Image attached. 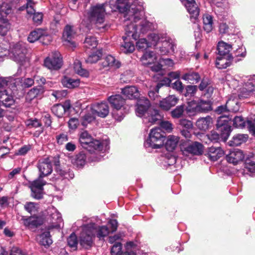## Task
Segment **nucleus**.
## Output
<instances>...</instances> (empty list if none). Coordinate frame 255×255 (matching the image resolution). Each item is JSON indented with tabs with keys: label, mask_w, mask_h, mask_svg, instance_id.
Segmentation results:
<instances>
[{
	"label": "nucleus",
	"mask_w": 255,
	"mask_h": 255,
	"mask_svg": "<svg viewBox=\"0 0 255 255\" xmlns=\"http://www.w3.org/2000/svg\"><path fill=\"white\" fill-rule=\"evenodd\" d=\"M255 89V76L250 79L243 86L242 89L239 88L237 90V94L236 93H233V95L226 102L228 111L237 112L239 110L240 105L237 95L240 99L247 98Z\"/></svg>",
	"instance_id": "obj_1"
},
{
	"label": "nucleus",
	"mask_w": 255,
	"mask_h": 255,
	"mask_svg": "<svg viewBox=\"0 0 255 255\" xmlns=\"http://www.w3.org/2000/svg\"><path fill=\"white\" fill-rule=\"evenodd\" d=\"M87 15L90 22L95 23L98 29L105 30L109 27L107 24L104 23L106 15L105 4L92 6Z\"/></svg>",
	"instance_id": "obj_2"
},
{
	"label": "nucleus",
	"mask_w": 255,
	"mask_h": 255,
	"mask_svg": "<svg viewBox=\"0 0 255 255\" xmlns=\"http://www.w3.org/2000/svg\"><path fill=\"white\" fill-rule=\"evenodd\" d=\"M108 101L113 108L112 115L117 121H122L129 110L126 104L125 100L120 95H112L108 97Z\"/></svg>",
	"instance_id": "obj_3"
},
{
	"label": "nucleus",
	"mask_w": 255,
	"mask_h": 255,
	"mask_svg": "<svg viewBox=\"0 0 255 255\" xmlns=\"http://www.w3.org/2000/svg\"><path fill=\"white\" fill-rule=\"evenodd\" d=\"M231 119L228 116H223L218 118L217 123V128L221 132L220 135L215 131L211 132L208 136L209 139L213 142H217L220 138V136L226 140L228 138L231 132Z\"/></svg>",
	"instance_id": "obj_4"
},
{
	"label": "nucleus",
	"mask_w": 255,
	"mask_h": 255,
	"mask_svg": "<svg viewBox=\"0 0 255 255\" xmlns=\"http://www.w3.org/2000/svg\"><path fill=\"white\" fill-rule=\"evenodd\" d=\"M79 141L81 145L85 148H93L94 149L105 152L109 149V140L106 139L100 142L97 140H94L90 134L87 131H82L79 136Z\"/></svg>",
	"instance_id": "obj_5"
},
{
	"label": "nucleus",
	"mask_w": 255,
	"mask_h": 255,
	"mask_svg": "<svg viewBox=\"0 0 255 255\" xmlns=\"http://www.w3.org/2000/svg\"><path fill=\"white\" fill-rule=\"evenodd\" d=\"M40 208H25V209L30 213L32 216L25 218L22 217L21 220L23 221L24 225L28 229H33L37 228L43 223L44 217L46 216V213H48V210L51 208H47L45 210V212L40 211V213L36 214L35 212L38 211L37 209Z\"/></svg>",
	"instance_id": "obj_6"
},
{
	"label": "nucleus",
	"mask_w": 255,
	"mask_h": 255,
	"mask_svg": "<svg viewBox=\"0 0 255 255\" xmlns=\"http://www.w3.org/2000/svg\"><path fill=\"white\" fill-rule=\"evenodd\" d=\"M150 36L154 43L161 42V45L159 47L161 55H172L174 53L176 44L173 39L167 36L160 37L158 34L154 33Z\"/></svg>",
	"instance_id": "obj_7"
},
{
	"label": "nucleus",
	"mask_w": 255,
	"mask_h": 255,
	"mask_svg": "<svg viewBox=\"0 0 255 255\" xmlns=\"http://www.w3.org/2000/svg\"><path fill=\"white\" fill-rule=\"evenodd\" d=\"M165 137L164 133L160 128H152L144 142V146L153 149L159 148L164 144Z\"/></svg>",
	"instance_id": "obj_8"
},
{
	"label": "nucleus",
	"mask_w": 255,
	"mask_h": 255,
	"mask_svg": "<svg viewBox=\"0 0 255 255\" xmlns=\"http://www.w3.org/2000/svg\"><path fill=\"white\" fill-rule=\"evenodd\" d=\"M26 54L27 49L25 44L21 42L13 44L9 50V54L11 58L21 65L28 61Z\"/></svg>",
	"instance_id": "obj_9"
},
{
	"label": "nucleus",
	"mask_w": 255,
	"mask_h": 255,
	"mask_svg": "<svg viewBox=\"0 0 255 255\" xmlns=\"http://www.w3.org/2000/svg\"><path fill=\"white\" fill-rule=\"evenodd\" d=\"M203 149L202 144L197 141H186L180 145V150L182 155L187 157L201 155L203 152Z\"/></svg>",
	"instance_id": "obj_10"
},
{
	"label": "nucleus",
	"mask_w": 255,
	"mask_h": 255,
	"mask_svg": "<svg viewBox=\"0 0 255 255\" xmlns=\"http://www.w3.org/2000/svg\"><path fill=\"white\" fill-rule=\"evenodd\" d=\"M38 40L43 44L47 45L51 41L52 39L46 30L37 28L29 33L27 40L30 43H33Z\"/></svg>",
	"instance_id": "obj_11"
},
{
	"label": "nucleus",
	"mask_w": 255,
	"mask_h": 255,
	"mask_svg": "<svg viewBox=\"0 0 255 255\" xmlns=\"http://www.w3.org/2000/svg\"><path fill=\"white\" fill-rule=\"evenodd\" d=\"M90 226L87 225L81 232L79 243L83 248L90 249L94 244L95 237L93 235V231H92Z\"/></svg>",
	"instance_id": "obj_12"
},
{
	"label": "nucleus",
	"mask_w": 255,
	"mask_h": 255,
	"mask_svg": "<svg viewBox=\"0 0 255 255\" xmlns=\"http://www.w3.org/2000/svg\"><path fill=\"white\" fill-rule=\"evenodd\" d=\"M44 66L50 70H58L62 64L60 53L58 51L53 52L44 60Z\"/></svg>",
	"instance_id": "obj_13"
},
{
	"label": "nucleus",
	"mask_w": 255,
	"mask_h": 255,
	"mask_svg": "<svg viewBox=\"0 0 255 255\" xmlns=\"http://www.w3.org/2000/svg\"><path fill=\"white\" fill-rule=\"evenodd\" d=\"M46 184V182L42 177L38 178L33 181L29 182V187L31 191V196L33 198L39 199L43 195V186Z\"/></svg>",
	"instance_id": "obj_14"
},
{
	"label": "nucleus",
	"mask_w": 255,
	"mask_h": 255,
	"mask_svg": "<svg viewBox=\"0 0 255 255\" xmlns=\"http://www.w3.org/2000/svg\"><path fill=\"white\" fill-rule=\"evenodd\" d=\"M76 36V31L73 26L67 24L64 28L62 40L64 44L70 48L76 47V43L73 39Z\"/></svg>",
	"instance_id": "obj_15"
},
{
	"label": "nucleus",
	"mask_w": 255,
	"mask_h": 255,
	"mask_svg": "<svg viewBox=\"0 0 255 255\" xmlns=\"http://www.w3.org/2000/svg\"><path fill=\"white\" fill-rule=\"evenodd\" d=\"M6 85V81L2 77H0V101L1 104L5 107H9L14 103V100L11 95H8L4 86Z\"/></svg>",
	"instance_id": "obj_16"
},
{
	"label": "nucleus",
	"mask_w": 255,
	"mask_h": 255,
	"mask_svg": "<svg viewBox=\"0 0 255 255\" xmlns=\"http://www.w3.org/2000/svg\"><path fill=\"white\" fill-rule=\"evenodd\" d=\"M190 14L192 21H195L199 15V8L194 0H180Z\"/></svg>",
	"instance_id": "obj_17"
},
{
	"label": "nucleus",
	"mask_w": 255,
	"mask_h": 255,
	"mask_svg": "<svg viewBox=\"0 0 255 255\" xmlns=\"http://www.w3.org/2000/svg\"><path fill=\"white\" fill-rule=\"evenodd\" d=\"M90 109L93 114H96L97 116L103 118L106 117L109 113V106L105 102L93 104L90 107Z\"/></svg>",
	"instance_id": "obj_18"
},
{
	"label": "nucleus",
	"mask_w": 255,
	"mask_h": 255,
	"mask_svg": "<svg viewBox=\"0 0 255 255\" xmlns=\"http://www.w3.org/2000/svg\"><path fill=\"white\" fill-rule=\"evenodd\" d=\"M37 167L39 172V177H44L50 174L52 171L51 161L49 158L40 160Z\"/></svg>",
	"instance_id": "obj_19"
},
{
	"label": "nucleus",
	"mask_w": 255,
	"mask_h": 255,
	"mask_svg": "<svg viewBox=\"0 0 255 255\" xmlns=\"http://www.w3.org/2000/svg\"><path fill=\"white\" fill-rule=\"evenodd\" d=\"M149 100L144 97L140 98L138 100L136 108L135 109L136 114L138 117H146L150 107Z\"/></svg>",
	"instance_id": "obj_20"
},
{
	"label": "nucleus",
	"mask_w": 255,
	"mask_h": 255,
	"mask_svg": "<svg viewBox=\"0 0 255 255\" xmlns=\"http://www.w3.org/2000/svg\"><path fill=\"white\" fill-rule=\"evenodd\" d=\"M88 225L90 226L92 231H93L94 237L97 236L99 239L106 237L110 233V230L107 226H97L95 224Z\"/></svg>",
	"instance_id": "obj_21"
},
{
	"label": "nucleus",
	"mask_w": 255,
	"mask_h": 255,
	"mask_svg": "<svg viewBox=\"0 0 255 255\" xmlns=\"http://www.w3.org/2000/svg\"><path fill=\"white\" fill-rule=\"evenodd\" d=\"M244 158V154L243 151L239 149H234L230 151L226 156L228 162L234 164H237L242 161Z\"/></svg>",
	"instance_id": "obj_22"
},
{
	"label": "nucleus",
	"mask_w": 255,
	"mask_h": 255,
	"mask_svg": "<svg viewBox=\"0 0 255 255\" xmlns=\"http://www.w3.org/2000/svg\"><path fill=\"white\" fill-rule=\"evenodd\" d=\"M126 34L127 36H123V39L124 40V43L121 45V50L125 53H128L132 52L134 50V45L131 42L129 41L128 37L130 39V37H131L132 39L134 40H136L140 36V34L141 33H144V32H141L139 33L138 36L137 38L134 39L132 37L131 35L128 36L126 34V31H125Z\"/></svg>",
	"instance_id": "obj_23"
},
{
	"label": "nucleus",
	"mask_w": 255,
	"mask_h": 255,
	"mask_svg": "<svg viewBox=\"0 0 255 255\" xmlns=\"http://www.w3.org/2000/svg\"><path fill=\"white\" fill-rule=\"evenodd\" d=\"M178 99L174 95H170L160 101V107L163 110L168 111L174 106L178 102Z\"/></svg>",
	"instance_id": "obj_24"
},
{
	"label": "nucleus",
	"mask_w": 255,
	"mask_h": 255,
	"mask_svg": "<svg viewBox=\"0 0 255 255\" xmlns=\"http://www.w3.org/2000/svg\"><path fill=\"white\" fill-rule=\"evenodd\" d=\"M224 154L223 150L220 147L212 146L208 148L207 155L212 161H216Z\"/></svg>",
	"instance_id": "obj_25"
},
{
	"label": "nucleus",
	"mask_w": 255,
	"mask_h": 255,
	"mask_svg": "<svg viewBox=\"0 0 255 255\" xmlns=\"http://www.w3.org/2000/svg\"><path fill=\"white\" fill-rule=\"evenodd\" d=\"M122 93L129 99H135L139 96V92L135 86L125 87L122 89Z\"/></svg>",
	"instance_id": "obj_26"
},
{
	"label": "nucleus",
	"mask_w": 255,
	"mask_h": 255,
	"mask_svg": "<svg viewBox=\"0 0 255 255\" xmlns=\"http://www.w3.org/2000/svg\"><path fill=\"white\" fill-rule=\"evenodd\" d=\"M233 56L218 55L216 61V65L218 69H225L229 67L233 61Z\"/></svg>",
	"instance_id": "obj_27"
},
{
	"label": "nucleus",
	"mask_w": 255,
	"mask_h": 255,
	"mask_svg": "<svg viewBox=\"0 0 255 255\" xmlns=\"http://www.w3.org/2000/svg\"><path fill=\"white\" fill-rule=\"evenodd\" d=\"M232 49L231 44H228L223 41L218 42L217 51L218 55L223 56H232L230 52Z\"/></svg>",
	"instance_id": "obj_28"
},
{
	"label": "nucleus",
	"mask_w": 255,
	"mask_h": 255,
	"mask_svg": "<svg viewBox=\"0 0 255 255\" xmlns=\"http://www.w3.org/2000/svg\"><path fill=\"white\" fill-rule=\"evenodd\" d=\"M145 118L148 123L153 124L157 121L161 120L162 118V116L159 113L158 110L150 108L148 111L147 116H146Z\"/></svg>",
	"instance_id": "obj_29"
},
{
	"label": "nucleus",
	"mask_w": 255,
	"mask_h": 255,
	"mask_svg": "<svg viewBox=\"0 0 255 255\" xmlns=\"http://www.w3.org/2000/svg\"><path fill=\"white\" fill-rule=\"evenodd\" d=\"M104 68L111 67L114 68H118L120 66V63L119 61L112 55L106 56L102 63Z\"/></svg>",
	"instance_id": "obj_30"
},
{
	"label": "nucleus",
	"mask_w": 255,
	"mask_h": 255,
	"mask_svg": "<svg viewBox=\"0 0 255 255\" xmlns=\"http://www.w3.org/2000/svg\"><path fill=\"white\" fill-rule=\"evenodd\" d=\"M179 141V137L174 135H169L167 136L165 142V147L167 150L173 151L177 147Z\"/></svg>",
	"instance_id": "obj_31"
},
{
	"label": "nucleus",
	"mask_w": 255,
	"mask_h": 255,
	"mask_svg": "<svg viewBox=\"0 0 255 255\" xmlns=\"http://www.w3.org/2000/svg\"><path fill=\"white\" fill-rule=\"evenodd\" d=\"M157 60L155 54L151 51H146L141 58V61L143 65H148L154 63Z\"/></svg>",
	"instance_id": "obj_32"
},
{
	"label": "nucleus",
	"mask_w": 255,
	"mask_h": 255,
	"mask_svg": "<svg viewBox=\"0 0 255 255\" xmlns=\"http://www.w3.org/2000/svg\"><path fill=\"white\" fill-rule=\"evenodd\" d=\"M212 123V119L209 116L199 119L196 123L197 127L200 130L206 131Z\"/></svg>",
	"instance_id": "obj_33"
},
{
	"label": "nucleus",
	"mask_w": 255,
	"mask_h": 255,
	"mask_svg": "<svg viewBox=\"0 0 255 255\" xmlns=\"http://www.w3.org/2000/svg\"><path fill=\"white\" fill-rule=\"evenodd\" d=\"M202 19L204 30L207 33L211 32L213 27L212 16L209 14L205 13L203 15Z\"/></svg>",
	"instance_id": "obj_34"
},
{
	"label": "nucleus",
	"mask_w": 255,
	"mask_h": 255,
	"mask_svg": "<svg viewBox=\"0 0 255 255\" xmlns=\"http://www.w3.org/2000/svg\"><path fill=\"white\" fill-rule=\"evenodd\" d=\"M43 91V89L41 86L34 87L27 93L25 97L26 100L29 102H31L33 99L42 94Z\"/></svg>",
	"instance_id": "obj_35"
},
{
	"label": "nucleus",
	"mask_w": 255,
	"mask_h": 255,
	"mask_svg": "<svg viewBox=\"0 0 255 255\" xmlns=\"http://www.w3.org/2000/svg\"><path fill=\"white\" fill-rule=\"evenodd\" d=\"M248 138L247 134H238L233 136L232 139L229 141L230 146H239L246 142Z\"/></svg>",
	"instance_id": "obj_36"
},
{
	"label": "nucleus",
	"mask_w": 255,
	"mask_h": 255,
	"mask_svg": "<svg viewBox=\"0 0 255 255\" xmlns=\"http://www.w3.org/2000/svg\"><path fill=\"white\" fill-rule=\"evenodd\" d=\"M61 83L63 86L68 88H74L79 86L80 80L78 79H73L69 77L65 76L61 80Z\"/></svg>",
	"instance_id": "obj_37"
},
{
	"label": "nucleus",
	"mask_w": 255,
	"mask_h": 255,
	"mask_svg": "<svg viewBox=\"0 0 255 255\" xmlns=\"http://www.w3.org/2000/svg\"><path fill=\"white\" fill-rule=\"evenodd\" d=\"M39 243L40 245L48 248L52 243L50 232H44L39 236Z\"/></svg>",
	"instance_id": "obj_38"
},
{
	"label": "nucleus",
	"mask_w": 255,
	"mask_h": 255,
	"mask_svg": "<svg viewBox=\"0 0 255 255\" xmlns=\"http://www.w3.org/2000/svg\"><path fill=\"white\" fill-rule=\"evenodd\" d=\"M9 28L10 24L8 19L0 12V35H5Z\"/></svg>",
	"instance_id": "obj_39"
},
{
	"label": "nucleus",
	"mask_w": 255,
	"mask_h": 255,
	"mask_svg": "<svg viewBox=\"0 0 255 255\" xmlns=\"http://www.w3.org/2000/svg\"><path fill=\"white\" fill-rule=\"evenodd\" d=\"M181 78L190 83L193 84L198 82L200 79V77L198 73L189 72L184 74Z\"/></svg>",
	"instance_id": "obj_40"
},
{
	"label": "nucleus",
	"mask_w": 255,
	"mask_h": 255,
	"mask_svg": "<svg viewBox=\"0 0 255 255\" xmlns=\"http://www.w3.org/2000/svg\"><path fill=\"white\" fill-rule=\"evenodd\" d=\"M73 69L77 74L84 76L88 77L89 76L88 71L82 67L81 62L78 60H76L73 64Z\"/></svg>",
	"instance_id": "obj_41"
},
{
	"label": "nucleus",
	"mask_w": 255,
	"mask_h": 255,
	"mask_svg": "<svg viewBox=\"0 0 255 255\" xmlns=\"http://www.w3.org/2000/svg\"><path fill=\"white\" fill-rule=\"evenodd\" d=\"M86 155L80 153L71 159L72 163L78 167H83L86 162Z\"/></svg>",
	"instance_id": "obj_42"
},
{
	"label": "nucleus",
	"mask_w": 255,
	"mask_h": 255,
	"mask_svg": "<svg viewBox=\"0 0 255 255\" xmlns=\"http://www.w3.org/2000/svg\"><path fill=\"white\" fill-rule=\"evenodd\" d=\"M186 111L190 116L195 115L199 113L198 101H192L188 102Z\"/></svg>",
	"instance_id": "obj_43"
},
{
	"label": "nucleus",
	"mask_w": 255,
	"mask_h": 255,
	"mask_svg": "<svg viewBox=\"0 0 255 255\" xmlns=\"http://www.w3.org/2000/svg\"><path fill=\"white\" fill-rule=\"evenodd\" d=\"M84 44L87 48L93 49L97 47L98 41L94 36L92 34H88L85 38Z\"/></svg>",
	"instance_id": "obj_44"
},
{
	"label": "nucleus",
	"mask_w": 255,
	"mask_h": 255,
	"mask_svg": "<svg viewBox=\"0 0 255 255\" xmlns=\"http://www.w3.org/2000/svg\"><path fill=\"white\" fill-rule=\"evenodd\" d=\"M246 56V49L243 46L239 47L235 51V62L241 61L243 58H245Z\"/></svg>",
	"instance_id": "obj_45"
},
{
	"label": "nucleus",
	"mask_w": 255,
	"mask_h": 255,
	"mask_svg": "<svg viewBox=\"0 0 255 255\" xmlns=\"http://www.w3.org/2000/svg\"><path fill=\"white\" fill-rule=\"evenodd\" d=\"M199 113L205 112L211 110V106L209 101L199 100L198 101Z\"/></svg>",
	"instance_id": "obj_46"
},
{
	"label": "nucleus",
	"mask_w": 255,
	"mask_h": 255,
	"mask_svg": "<svg viewBox=\"0 0 255 255\" xmlns=\"http://www.w3.org/2000/svg\"><path fill=\"white\" fill-rule=\"evenodd\" d=\"M28 18L31 17H32V20L33 22L36 24H39L41 23L43 15L40 12H35V9L33 8V12L31 13H28L27 12Z\"/></svg>",
	"instance_id": "obj_47"
},
{
	"label": "nucleus",
	"mask_w": 255,
	"mask_h": 255,
	"mask_svg": "<svg viewBox=\"0 0 255 255\" xmlns=\"http://www.w3.org/2000/svg\"><path fill=\"white\" fill-rule=\"evenodd\" d=\"M245 171L252 174L255 172V159H247L245 162Z\"/></svg>",
	"instance_id": "obj_48"
},
{
	"label": "nucleus",
	"mask_w": 255,
	"mask_h": 255,
	"mask_svg": "<svg viewBox=\"0 0 255 255\" xmlns=\"http://www.w3.org/2000/svg\"><path fill=\"white\" fill-rule=\"evenodd\" d=\"M184 111V106L180 105L176 107L175 109L171 112V115L173 118L178 119L181 118Z\"/></svg>",
	"instance_id": "obj_49"
},
{
	"label": "nucleus",
	"mask_w": 255,
	"mask_h": 255,
	"mask_svg": "<svg viewBox=\"0 0 255 255\" xmlns=\"http://www.w3.org/2000/svg\"><path fill=\"white\" fill-rule=\"evenodd\" d=\"M67 242L68 245L71 248L77 249L79 240L75 233H72L67 238Z\"/></svg>",
	"instance_id": "obj_50"
},
{
	"label": "nucleus",
	"mask_w": 255,
	"mask_h": 255,
	"mask_svg": "<svg viewBox=\"0 0 255 255\" xmlns=\"http://www.w3.org/2000/svg\"><path fill=\"white\" fill-rule=\"evenodd\" d=\"M122 244L120 242H116L112 246L111 249V254L112 255H122Z\"/></svg>",
	"instance_id": "obj_51"
},
{
	"label": "nucleus",
	"mask_w": 255,
	"mask_h": 255,
	"mask_svg": "<svg viewBox=\"0 0 255 255\" xmlns=\"http://www.w3.org/2000/svg\"><path fill=\"white\" fill-rule=\"evenodd\" d=\"M51 110L53 113L59 118L61 117L65 113V110H64L61 104H57L54 105L52 107Z\"/></svg>",
	"instance_id": "obj_52"
},
{
	"label": "nucleus",
	"mask_w": 255,
	"mask_h": 255,
	"mask_svg": "<svg viewBox=\"0 0 255 255\" xmlns=\"http://www.w3.org/2000/svg\"><path fill=\"white\" fill-rule=\"evenodd\" d=\"M102 54L100 51H97L96 53H93L89 55L87 59L86 62L89 63H94L97 62L102 56Z\"/></svg>",
	"instance_id": "obj_53"
},
{
	"label": "nucleus",
	"mask_w": 255,
	"mask_h": 255,
	"mask_svg": "<svg viewBox=\"0 0 255 255\" xmlns=\"http://www.w3.org/2000/svg\"><path fill=\"white\" fill-rule=\"evenodd\" d=\"M56 172L60 176L64 178H72L74 177V174L72 173H70V171L66 170H64L59 166L57 167Z\"/></svg>",
	"instance_id": "obj_54"
},
{
	"label": "nucleus",
	"mask_w": 255,
	"mask_h": 255,
	"mask_svg": "<svg viewBox=\"0 0 255 255\" xmlns=\"http://www.w3.org/2000/svg\"><path fill=\"white\" fill-rule=\"evenodd\" d=\"M11 11V6L9 4L3 2L0 6V12L2 15H4V17H6L7 15L9 14Z\"/></svg>",
	"instance_id": "obj_55"
},
{
	"label": "nucleus",
	"mask_w": 255,
	"mask_h": 255,
	"mask_svg": "<svg viewBox=\"0 0 255 255\" xmlns=\"http://www.w3.org/2000/svg\"><path fill=\"white\" fill-rule=\"evenodd\" d=\"M246 122L242 117L237 116L233 120V125L236 128H243L245 127Z\"/></svg>",
	"instance_id": "obj_56"
},
{
	"label": "nucleus",
	"mask_w": 255,
	"mask_h": 255,
	"mask_svg": "<svg viewBox=\"0 0 255 255\" xmlns=\"http://www.w3.org/2000/svg\"><path fill=\"white\" fill-rule=\"evenodd\" d=\"M90 112L91 113H89L83 117V121L82 123L83 126L86 125L87 123H90L95 120V117L97 116L96 114H93L91 111Z\"/></svg>",
	"instance_id": "obj_57"
},
{
	"label": "nucleus",
	"mask_w": 255,
	"mask_h": 255,
	"mask_svg": "<svg viewBox=\"0 0 255 255\" xmlns=\"http://www.w3.org/2000/svg\"><path fill=\"white\" fill-rule=\"evenodd\" d=\"M67 94L66 90L53 91L51 95L57 100H60L66 96Z\"/></svg>",
	"instance_id": "obj_58"
},
{
	"label": "nucleus",
	"mask_w": 255,
	"mask_h": 255,
	"mask_svg": "<svg viewBox=\"0 0 255 255\" xmlns=\"http://www.w3.org/2000/svg\"><path fill=\"white\" fill-rule=\"evenodd\" d=\"M136 46L138 50L142 51L148 47V43L145 38H140L136 42Z\"/></svg>",
	"instance_id": "obj_59"
},
{
	"label": "nucleus",
	"mask_w": 255,
	"mask_h": 255,
	"mask_svg": "<svg viewBox=\"0 0 255 255\" xmlns=\"http://www.w3.org/2000/svg\"><path fill=\"white\" fill-rule=\"evenodd\" d=\"M197 90V86H193V85H188L186 87V93L185 94V96L186 97L189 96H193L194 95L195 93L196 92Z\"/></svg>",
	"instance_id": "obj_60"
},
{
	"label": "nucleus",
	"mask_w": 255,
	"mask_h": 255,
	"mask_svg": "<svg viewBox=\"0 0 255 255\" xmlns=\"http://www.w3.org/2000/svg\"><path fill=\"white\" fill-rule=\"evenodd\" d=\"M161 127L167 132H170L173 129V125L169 121H162L160 123Z\"/></svg>",
	"instance_id": "obj_61"
},
{
	"label": "nucleus",
	"mask_w": 255,
	"mask_h": 255,
	"mask_svg": "<svg viewBox=\"0 0 255 255\" xmlns=\"http://www.w3.org/2000/svg\"><path fill=\"white\" fill-rule=\"evenodd\" d=\"M180 125L187 129H192L193 124L191 121L186 119H182L180 121Z\"/></svg>",
	"instance_id": "obj_62"
},
{
	"label": "nucleus",
	"mask_w": 255,
	"mask_h": 255,
	"mask_svg": "<svg viewBox=\"0 0 255 255\" xmlns=\"http://www.w3.org/2000/svg\"><path fill=\"white\" fill-rule=\"evenodd\" d=\"M253 121L249 120L247 122V126L249 129V130L252 133L253 135H255V116Z\"/></svg>",
	"instance_id": "obj_63"
},
{
	"label": "nucleus",
	"mask_w": 255,
	"mask_h": 255,
	"mask_svg": "<svg viewBox=\"0 0 255 255\" xmlns=\"http://www.w3.org/2000/svg\"><path fill=\"white\" fill-rule=\"evenodd\" d=\"M9 255H26V254L18 247H13L11 249Z\"/></svg>",
	"instance_id": "obj_64"
}]
</instances>
